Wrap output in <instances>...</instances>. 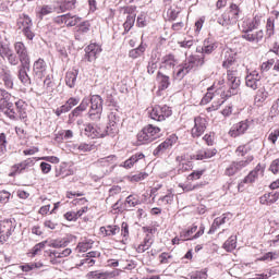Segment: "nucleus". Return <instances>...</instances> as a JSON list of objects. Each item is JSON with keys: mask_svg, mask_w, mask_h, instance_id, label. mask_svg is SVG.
Returning <instances> with one entry per match:
<instances>
[{"mask_svg": "<svg viewBox=\"0 0 279 279\" xmlns=\"http://www.w3.org/2000/svg\"><path fill=\"white\" fill-rule=\"evenodd\" d=\"M236 63V53L232 51L225 52V60L222 62V69H227V71H231L230 66H234Z\"/></svg>", "mask_w": 279, "mask_h": 279, "instance_id": "nucleus-25", "label": "nucleus"}, {"mask_svg": "<svg viewBox=\"0 0 279 279\" xmlns=\"http://www.w3.org/2000/svg\"><path fill=\"white\" fill-rule=\"evenodd\" d=\"M149 114H150V119H153L154 121H165V116L160 110V106L154 107Z\"/></svg>", "mask_w": 279, "mask_h": 279, "instance_id": "nucleus-40", "label": "nucleus"}, {"mask_svg": "<svg viewBox=\"0 0 279 279\" xmlns=\"http://www.w3.org/2000/svg\"><path fill=\"white\" fill-rule=\"evenodd\" d=\"M149 174L147 172H140L131 177V182H141L145 180Z\"/></svg>", "mask_w": 279, "mask_h": 279, "instance_id": "nucleus-63", "label": "nucleus"}, {"mask_svg": "<svg viewBox=\"0 0 279 279\" xmlns=\"http://www.w3.org/2000/svg\"><path fill=\"white\" fill-rule=\"evenodd\" d=\"M217 23L219 25H221L222 27H228L229 25H234L231 20H230V15H228L227 12L222 13L218 19H217Z\"/></svg>", "mask_w": 279, "mask_h": 279, "instance_id": "nucleus-44", "label": "nucleus"}, {"mask_svg": "<svg viewBox=\"0 0 279 279\" xmlns=\"http://www.w3.org/2000/svg\"><path fill=\"white\" fill-rule=\"evenodd\" d=\"M0 110H3L4 114L7 117H9V119L14 120L19 117V113L14 109H12V104H10V102H9L8 107H5L4 109H0Z\"/></svg>", "mask_w": 279, "mask_h": 279, "instance_id": "nucleus-53", "label": "nucleus"}, {"mask_svg": "<svg viewBox=\"0 0 279 279\" xmlns=\"http://www.w3.org/2000/svg\"><path fill=\"white\" fill-rule=\"evenodd\" d=\"M189 73H191V69L184 62L178 66V70H177V72H174V75H175L177 80H184V77H186V75H189Z\"/></svg>", "mask_w": 279, "mask_h": 279, "instance_id": "nucleus-35", "label": "nucleus"}, {"mask_svg": "<svg viewBox=\"0 0 279 279\" xmlns=\"http://www.w3.org/2000/svg\"><path fill=\"white\" fill-rule=\"evenodd\" d=\"M77 0H63L59 7L61 12H66V10H73L75 8Z\"/></svg>", "mask_w": 279, "mask_h": 279, "instance_id": "nucleus-42", "label": "nucleus"}, {"mask_svg": "<svg viewBox=\"0 0 279 279\" xmlns=\"http://www.w3.org/2000/svg\"><path fill=\"white\" fill-rule=\"evenodd\" d=\"M144 131L147 134L150 143H154V141H156V138H160V128H158V126L148 124L147 126L144 128Z\"/></svg>", "mask_w": 279, "mask_h": 279, "instance_id": "nucleus-26", "label": "nucleus"}, {"mask_svg": "<svg viewBox=\"0 0 279 279\" xmlns=\"http://www.w3.org/2000/svg\"><path fill=\"white\" fill-rule=\"evenodd\" d=\"M185 63L190 71L193 69H199L203 64H206V56L205 54H192L186 60Z\"/></svg>", "mask_w": 279, "mask_h": 279, "instance_id": "nucleus-11", "label": "nucleus"}, {"mask_svg": "<svg viewBox=\"0 0 279 279\" xmlns=\"http://www.w3.org/2000/svg\"><path fill=\"white\" fill-rule=\"evenodd\" d=\"M84 134L85 136H88V138H102L104 136V132L95 129L93 124H85Z\"/></svg>", "mask_w": 279, "mask_h": 279, "instance_id": "nucleus-28", "label": "nucleus"}, {"mask_svg": "<svg viewBox=\"0 0 279 279\" xmlns=\"http://www.w3.org/2000/svg\"><path fill=\"white\" fill-rule=\"evenodd\" d=\"M49 260L51 263V265H60V263H62L61 257H60V252L59 251H49Z\"/></svg>", "mask_w": 279, "mask_h": 279, "instance_id": "nucleus-45", "label": "nucleus"}, {"mask_svg": "<svg viewBox=\"0 0 279 279\" xmlns=\"http://www.w3.org/2000/svg\"><path fill=\"white\" fill-rule=\"evenodd\" d=\"M145 51H147V44H144L142 41L137 48L129 51V58H132V60H136L137 58L144 56Z\"/></svg>", "mask_w": 279, "mask_h": 279, "instance_id": "nucleus-29", "label": "nucleus"}, {"mask_svg": "<svg viewBox=\"0 0 279 279\" xmlns=\"http://www.w3.org/2000/svg\"><path fill=\"white\" fill-rule=\"evenodd\" d=\"M90 104V98H84L78 107H76L70 114L69 120L74 121L75 117H80L86 108H88V105Z\"/></svg>", "mask_w": 279, "mask_h": 279, "instance_id": "nucleus-19", "label": "nucleus"}, {"mask_svg": "<svg viewBox=\"0 0 279 279\" xmlns=\"http://www.w3.org/2000/svg\"><path fill=\"white\" fill-rule=\"evenodd\" d=\"M72 242H73V236L68 235L62 239L51 240L47 243H48V247H54V250H60V247H66Z\"/></svg>", "mask_w": 279, "mask_h": 279, "instance_id": "nucleus-16", "label": "nucleus"}, {"mask_svg": "<svg viewBox=\"0 0 279 279\" xmlns=\"http://www.w3.org/2000/svg\"><path fill=\"white\" fill-rule=\"evenodd\" d=\"M2 81L4 82L5 88H13L14 87V81H12V75L10 74V71L3 72Z\"/></svg>", "mask_w": 279, "mask_h": 279, "instance_id": "nucleus-48", "label": "nucleus"}, {"mask_svg": "<svg viewBox=\"0 0 279 279\" xmlns=\"http://www.w3.org/2000/svg\"><path fill=\"white\" fill-rule=\"evenodd\" d=\"M267 97H269V93L267 92V89H265V87L259 88L256 93L255 101L256 104H263L267 101Z\"/></svg>", "mask_w": 279, "mask_h": 279, "instance_id": "nucleus-39", "label": "nucleus"}, {"mask_svg": "<svg viewBox=\"0 0 279 279\" xmlns=\"http://www.w3.org/2000/svg\"><path fill=\"white\" fill-rule=\"evenodd\" d=\"M32 165H34V160L32 159H27L19 165H15L14 166L15 173H22L23 171H25L26 168H28Z\"/></svg>", "mask_w": 279, "mask_h": 279, "instance_id": "nucleus-46", "label": "nucleus"}, {"mask_svg": "<svg viewBox=\"0 0 279 279\" xmlns=\"http://www.w3.org/2000/svg\"><path fill=\"white\" fill-rule=\"evenodd\" d=\"M47 245V241L37 243L33 248H32V254L33 256H38V254H40V252H43V250H45Z\"/></svg>", "mask_w": 279, "mask_h": 279, "instance_id": "nucleus-58", "label": "nucleus"}, {"mask_svg": "<svg viewBox=\"0 0 279 279\" xmlns=\"http://www.w3.org/2000/svg\"><path fill=\"white\" fill-rule=\"evenodd\" d=\"M14 49L22 66H29V53L27 52V47H25V44H23V41H16L14 44Z\"/></svg>", "mask_w": 279, "mask_h": 279, "instance_id": "nucleus-8", "label": "nucleus"}, {"mask_svg": "<svg viewBox=\"0 0 279 279\" xmlns=\"http://www.w3.org/2000/svg\"><path fill=\"white\" fill-rule=\"evenodd\" d=\"M278 258V254L274 252H268L264 255H262L258 260L265 262V263H271V260H276Z\"/></svg>", "mask_w": 279, "mask_h": 279, "instance_id": "nucleus-56", "label": "nucleus"}, {"mask_svg": "<svg viewBox=\"0 0 279 279\" xmlns=\"http://www.w3.org/2000/svg\"><path fill=\"white\" fill-rule=\"evenodd\" d=\"M217 47H218L217 43H215L210 38H207L204 40L203 46H198L196 48V53H201V56H205V60H206V56H210V53H213V51H215Z\"/></svg>", "mask_w": 279, "mask_h": 279, "instance_id": "nucleus-10", "label": "nucleus"}, {"mask_svg": "<svg viewBox=\"0 0 279 279\" xmlns=\"http://www.w3.org/2000/svg\"><path fill=\"white\" fill-rule=\"evenodd\" d=\"M226 252H234L236 250V235H231L222 245Z\"/></svg>", "mask_w": 279, "mask_h": 279, "instance_id": "nucleus-38", "label": "nucleus"}, {"mask_svg": "<svg viewBox=\"0 0 279 279\" xmlns=\"http://www.w3.org/2000/svg\"><path fill=\"white\" fill-rule=\"evenodd\" d=\"M33 73L35 80H43V77L47 75V62H45L43 59L35 61L33 65Z\"/></svg>", "mask_w": 279, "mask_h": 279, "instance_id": "nucleus-14", "label": "nucleus"}, {"mask_svg": "<svg viewBox=\"0 0 279 279\" xmlns=\"http://www.w3.org/2000/svg\"><path fill=\"white\" fill-rule=\"evenodd\" d=\"M228 221H230V218H228V215L223 214L222 216L214 220L211 228H215V230H217V228H219L220 226H223V223H228Z\"/></svg>", "mask_w": 279, "mask_h": 279, "instance_id": "nucleus-50", "label": "nucleus"}, {"mask_svg": "<svg viewBox=\"0 0 279 279\" xmlns=\"http://www.w3.org/2000/svg\"><path fill=\"white\" fill-rule=\"evenodd\" d=\"M89 104V119H92V121H99V119H101V112H104V99H101V96L99 95H94L90 97Z\"/></svg>", "mask_w": 279, "mask_h": 279, "instance_id": "nucleus-2", "label": "nucleus"}, {"mask_svg": "<svg viewBox=\"0 0 279 279\" xmlns=\"http://www.w3.org/2000/svg\"><path fill=\"white\" fill-rule=\"evenodd\" d=\"M27 71H29V65H22V68L19 70V80L22 82V84H24V86H29V84H32V78H29Z\"/></svg>", "mask_w": 279, "mask_h": 279, "instance_id": "nucleus-33", "label": "nucleus"}, {"mask_svg": "<svg viewBox=\"0 0 279 279\" xmlns=\"http://www.w3.org/2000/svg\"><path fill=\"white\" fill-rule=\"evenodd\" d=\"M227 84L229 89L223 92L222 99H230L234 95H239V87L241 86V78L239 77V71L228 70L227 71Z\"/></svg>", "mask_w": 279, "mask_h": 279, "instance_id": "nucleus-1", "label": "nucleus"}, {"mask_svg": "<svg viewBox=\"0 0 279 279\" xmlns=\"http://www.w3.org/2000/svg\"><path fill=\"white\" fill-rule=\"evenodd\" d=\"M140 204H141V199H138V196L131 194L125 198L123 209L130 210L131 208H136V206H140Z\"/></svg>", "mask_w": 279, "mask_h": 279, "instance_id": "nucleus-32", "label": "nucleus"}, {"mask_svg": "<svg viewBox=\"0 0 279 279\" xmlns=\"http://www.w3.org/2000/svg\"><path fill=\"white\" fill-rule=\"evenodd\" d=\"M279 201V190L276 192H270L264 194L259 197V204L271 206V204H276Z\"/></svg>", "mask_w": 279, "mask_h": 279, "instance_id": "nucleus-18", "label": "nucleus"}, {"mask_svg": "<svg viewBox=\"0 0 279 279\" xmlns=\"http://www.w3.org/2000/svg\"><path fill=\"white\" fill-rule=\"evenodd\" d=\"M157 82L159 90H167L171 86V78L160 71L157 72Z\"/></svg>", "mask_w": 279, "mask_h": 279, "instance_id": "nucleus-24", "label": "nucleus"}, {"mask_svg": "<svg viewBox=\"0 0 279 279\" xmlns=\"http://www.w3.org/2000/svg\"><path fill=\"white\" fill-rule=\"evenodd\" d=\"M208 125V121H206V118L196 117L194 119V126L192 128V137L193 138H199L202 134L206 132V128Z\"/></svg>", "mask_w": 279, "mask_h": 279, "instance_id": "nucleus-9", "label": "nucleus"}, {"mask_svg": "<svg viewBox=\"0 0 279 279\" xmlns=\"http://www.w3.org/2000/svg\"><path fill=\"white\" fill-rule=\"evenodd\" d=\"M32 17L26 14H21L17 19V27L22 29L24 36L28 40H34V32H32L33 26Z\"/></svg>", "mask_w": 279, "mask_h": 279, "instance_id": "nucleus-3", "label": "nucleus"}, {"mask_svg": "<svg viewBox=\"0 0 279 279\" xmlns=\"http://www.w3.org/2000/svg\"><path fill=\"white\" fill-rule=\"evenodd\" d=\"M275 27L276 24L274 17H269L266 23V36H268V38H271V36H274Z\"/></svg>", "mask_w": 279, "mask_h": 279, "instance_id": "nucleus-49", "label": "nucleus"}, {"mask_svg": "<svg viewBox=\"0 0 279 279\" xmlns=\"http://www.w3.org/2000/svg\"><path fill=\"white\" fill-rule=\"evenodd\" d=\"M251 125H252V121H248V120L241 121L232 126V129L229 131V134L233 138H236V136H241V134H243L244 132H247Z\"/></svg>", "mask_w": 279, "mask_h": 279, "instance_id": "nucleus-13", "label": "nucleus"}, {"mask_svg": "<svg viewBox=\"0 0 279 279\" xmlns=\"http://www.w3.org/2000/svg\"><path fill=\"white\" fill-rule=\"evenodd\" d=\"M161 64H163L166 69H173L175 64H178V60L175 56L169 53L162 57Z\"/></svg>", "mask_w": 279, "mask_h": 279, "instance_id": "nucleus-36", "label": "nucleus"}, {"mask_svg": "<svg viewBox=\"0 0 279 279\" xmlns=\"http://www.w3.org/2000/svg\"><path fill=\"white\" fill-rule=\"evenodd\" d=\"M217 156V149L215 148H202L195 155V160H208V158H213Z\"/></svg>", "mask_w": 279, "mask_h": 279, "instance_id": "nucleus-23", "label": "nucleus"}, {"mask_svg": "<svg viewBox=\"0 0 279 279\" xmlns=\"http://www.w3.org/2000/svg\"><path fill=\"white\" fill-rule=\"evenodd\" d=\"M93 240H85L77 244L76 250L77 252H88L93 247Z\"/></svg>", "mask_w": 279, "mask_h": 279, "instance_id": "nucleus-47", "label": "nucleus"}, {"mask_svg": "<svg viewBox=\"0 0 279 279\" xmlns=\"http://www.w3.org/2000/svg\"><path fill=\"white\" fill-rule=\"evenodd\" d=\"M10 93L5 89H0V110H5L10 106Z\"/></svg>", "mask_w": 279, "mask_h": 279, "instance_id": "nucleus-37", "label": "nucleus"}, {"mask_svg": "<svg viewBox=\"0 0 279 279\" xmlns=\"http://www.w3.org/2000/svg\"><path fill=\"white\" fill-rule=\"evenodd\" d=\"M260 27V17L255 16L252 20H246L242 24L243 34H247L250 32H254V29H258Z\"/></svg>", "mask_w": 279, "mask_h": 279, "instance_id": "nucleus-15", "label": "nucleus"}, {"mask_svg": "<svg viewBox=\"0 0 279 279\" xmlns=\"http://www.w3.org/2000/svg\"><path fill=\"white\" fill-rule=\"evenodd\" d=\"M22 271H32L34 269H40V267H43L41 263H31V264H25L20 266Z\"/></svg>", "mask_w": 279, "mask_h": 279, "instance_id": "nucleus-54", "label": "nucleus"}, {"mask_svg": "<svg viewBox=\"0 0 279 279\" xmlns=\"http://www.w3.org/2000/svg\"><path fill=\"white\" fill-rule=\"evenodd\" d=\"M175 143H178V136H175V134H172L154 149L153 155L157 158L162 156V154H165L167 149H171V147H173Z\"/></svg>", "mask_w": 279, "mask_h": 279, "instance_id": "nucleus-6", "label": "nucleus"}, {"mask_svg": "<svg viewBox=\"0 0 279 279\" xmlns=\"http://www.w3.org/2000/svg\"><path fill=\"white\" fill-rule=\"evenodd\" d=\"M56 10L54 5L51 4H45L40 8H38L37 12V16L38 19H40V21H43L44 16H47L49 14H53V11Z\"/></svg>", "mask_w": 279, "mask_h": 279, "instance_id": "nucleus-34", "label": "nucleus"}, {"mask_svg": "<svg viewBox=\"0 0 279 279\" xmlns=\"http://www.w3.org/2000/svg\"><path fill=\"white\" fill-rule=\"evenodd\" d=\"M119 232H121L119 226L108 225L106 227V236H114L116 234H119Z\"/></svg>", "mask_w": 279, "mask_h": 279, "instance_id": "nucleus-52", "label": "nucleus"}, {"mask_svg": "<svg viewBox=\"0 0 279 279\" xmlns=\"http://www.w3.org/2000/svg\"><path fill=\"white\" fill-rule=\"evenodd\" d=\"M86 58L88 62H93L101 53V46L97 44H90L86 49Z\"/></svg>", "mask_w": 279, "mask_h": 279, "instance_id": "nucleus-20", "label": "nucleus"}, {"mask_svg": "<svg viewBox=\"0 0 279 279\" xmlns=\"http://www.w3.org/2000/svg\"><path fill=\"white\" fill-rule=\"evenodd\" d=\"M156 69H158V61H156L154 58H150L147 64V73L149 75H154V73H156Z\"/></svg>", "mask_w": 279, "mask_h": 279, "instance_id": "nucleus-55", "label": "nucleus"}, {"mask_svg": "<svg viewBox=\"0 0 279 279\" xmlns=\"http://www.w3.org/2000/svg\"><path fill=\"white\" fill-rule=\"evenodd\" d=\"M254 160V156H248L245 160L233 161L231 162L225 170V175L232 178V175H236L239 171L245 169L250 162Z\"/></svg>", "mask_w": 279, "mask_h": 279, "instance_id": "nucleus-4", "label": "nucleus"}, {"mask_svg": "<svg viewBox=\"0 0 279 279\" xmlns=\"http://www.w3.org/2000/svg\"><path fill=\"white\" fill-rule=\"evenodd\" d=\"M97 256H100L99 252L92 251L87 253L83 257V259H81L80 264H77V267H93V265H95V258H97Z\"/></svg>", "mask_w": 279, "mask_h": 279, "instance_id": "nucleus-17", "label": "nucleus"}, {"mask_svg": "<svg viewBox=\"0 0 279 279\" xmlns=\"http://www.w3.org/2000/svg\"><path fill=\"white\" fill-rule=\"evenodd\" d=\"M191 279H208V269L205 268L191 275Z\"/></svg>", "mask_w": 279, "mask_h": 279, "instance_id": "nucleus-60", "label": "nucleus"}, {"mask_svg": "<svg viewBox=\"0 0 279 279\" xmlns=\"http://www.w3.org/2000/svg\"><path fill=\"white\" fill-rule=\"evenodd\" d=\"M108 120L109 123L106 126V134L114 138V136L119 134V128H117V112L111 111L110 114H108Z\"/></svg>", "mask_w": 279, "mask_h": 279, "instance_id": "nucleus-12", "label": "nucleus"}, {"mask_svg": "<svg viewBox=\"0 0 279 279\" xmlns=\"http://www.w3.org/2000/svg\"><path fill=\"white\" fill-rule=\"evenodd\" d=\"M264 36H265V33L263 32V29H259L255 33H253V32L244 33L242 35V38L244 40H247V43H260V40H263Z\"/></svg>", "mask_w": 279, "mask_h": 279, "instance_id": "nucleus-21", "label": "nucleus"}, {"mask_svg": "<svg viewBox=\"0 0 279 279\" xmlns=\"http://www.w3.org/2000/svg\"><path fill=\"white\" fill-rule=\"evenodd\" d=\"M151 141L149 140V135L143 129L140 133H137V145H149Z\"/></svg>", "mask_w": 279, "mask_h": 279, "instance_id": "nucleus-41", "label": "nucleus"}, {"mask_svg": "<svg viewBox=\"0 0 279 279\" xmlns=\"http://www.w3.org/2000/svg\"><path fill=\"white\" fill-rule=\"evenodd\" d=\"M87 279H106V272L99 270L90 271L86 275Z\"/></svg>", "mask_w": 279, "mask_h": 279, "instance_id": "nucleus-57", "label": "nucleus"}, {"mask_svg": "<svg viewBox=\"0 0 279 279\" xmlns=\"http://www.w3.org/2000/svg\"><path fill=\"white\" fill-rule=\"evenodd\" d=\"M233 25H236L239 22V16L241 14V9L235 3H231L229 9L225 11Z\"/></svg>", "mask_w": 279, "mask_h": 279, "instance_id": "nucleus-22", "label": "nucleus"}, {"mask_svg": "<svg viewBox=\"0 0 279 279\" xmlns=\"http://www.w3.org/2000/svg\"><path fill=\"white\" fill-rule=\"evenodd\" d=\"M134 23H136V16H126V20L123 24L124 34H128V32L134 27Z\"/></svg>", "mask_w": 279, "mask_h": 279, "instance_id": "nucleus-51", "label": "nucleus"}, {"mask_svg": "<svg viewBox=\"0 0 279 279\" xmlns=\"http://www.w3.org/2000/svg\"><path fill=\"white\" fill-rule=\"evenodd\" d=\"M80 21H82V19H80L77 15H72L71 13H66V19H65L66 27H75V25H77Z\"/></svg>", "mask_w": 279, "mask_h": 279, "instance_id": "nucleus-43", "label": "nucleus"}, {"mask_svg": "<svg viewBox=\"0 0 279 279\" xmlns=\"http://www.w3.org/2000/svg\"><path fill=\"white\" fill-rule=\"evenodd\" d=\"M119 193H121V186H119V185H113V186L109 190V196L107 197V202H112V197H114V195H119Z\"/></svg>", "mask_w": 279, "mask_h": 279, "instance_id": "nucleus-61", "label": "nucleus"}, {"mask_svg": "<svg viewBox=\"0 0 279 279\" xmlns=\"http://www.w3.org/2000/svg\"><path fill=\"white\" fill-rule=\"evenodd\" d=\"M143 158H145V155L143 153H136L135 155H132L129 159H126L122 167H124V169H132V167H134V165H136V162L138 160H143Z\"/></svg>", "mask_w": 279, "mask_h": 279, "instance_id": "nucleus-31", "label": "nucleus"}, {"mask_svg": "<svg viewBox=\"0 0 279 279\" xmlns=\"http://www.w3.org/2000/svg\"><path fill=\"white\" fill-rule=\"evenodd\" d=\"M12 49H10L9 45H5L0 41V56L1 58H5L9 53H11Z\"/></svg>", "mask_w": 279, "mask_h": 279, "instance_id": "nucleus-62", "label": "nucleus"}, {"mask_svg": "<svg viewBox=\"0 0 279 279\" xmlns=\"http://www.w3.org/2000/svg\"><path fill=\"white\" fill-rule=\"evenodd\" d=\"M16 225L12 220H1L0 221V243H5L12 232H14Z\"/></svg>", "mask_w": 279, "mask_h": 279, "instance_id": "nucleus-5", "label": "nucleus"}, {"mask_svg": "<svg viewBox=\"0 0 279 279\" xmlns=\"http://www.w3.org/2000/svg\"><path fill=\"white\" fill-rule=\"evenodd\" d=\"M260 80H263L260 73H258L256 70H253L246 73L245 85L247 88H252V90H257V88H260L262 85Z\"/></svg>", "mask_w": 279, "mask_h": 279, "instance_id": "nucleus-7", "label": "nucleus"}, {"mask_svg": "<svg viewBox=\"0 0 279 279\" xmlns=\"http://www.w3.org/2000/svg\"><path fill=\"white\" fill-rule=\"evenodd\" d=\"M15 108H16V112H17V117L20 119H27V102H25L22 99H19L17 101H15Z\"/></svg>", "mask_w": 279, "mask_h": 279, "instance_id": "nucleus-30", "label": "nucleus"}, {"mask_svg": "<svg viewBox=\"0 0 279 279\" xmlns=\"http://www.w3.org/2000/svg\"><path fill=\"white\" fill-rule=\"evenodd\" d=\"M123 13L128 14V16H136V7L134 5L125 7L123 9Z\"/></svg>", "mask_w": 279, "mask_h": 279, "instance_id": "nucleus-64", "label": "nucleus"}, {"mask_svg": "<svg viewBox=\"0 0 279 279\" xmlns=\"http://www.w3.org/2000/svg\"><path fill=\"white\" fill-rule=\"evenodd\" d=\"M78 74H80V71H77V69H72L66 72L65 84L66 86H69V88H75V82H77Z\"/></svg>", "mask_w": 279, "mask_h": 279, "instance_id": "nucleus-27", "label": "nucleus"}, {"mask_svg": "<svg viewBox=\"0 0 279 279\" xmlns=\"http://www.w3.org/2000/svg\"><path fill=\"white\" fill-rule=\"evenodd\" d=\"M89 29H90V24L88 22H83L77 26L76 38L77 36H80L78 34H86L89 32Z\"/></svg>", "mask_w": 279, "mask_h": 279, "instance_id": "nucleus-59", "label": "nucleus"}]
</instances>
